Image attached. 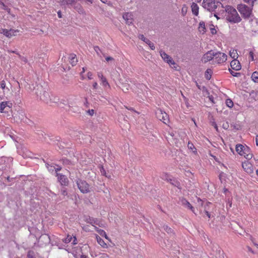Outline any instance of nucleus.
<instances>
[{
    "instance_id": "412c9836",
    "label": "nucleus",
    "mask_w": 258,
    "mask_h": 258,
    "mask_svg": "<svg viewBox=\"0 0 258 258\" xmlns=\"http://www.w3.org/2000/svg\"><path fill=\"white\" fill-rule=\"evenodd\" d=\"M191 11L195 16H197L199 14V7L195 3H192L191 6Z\"/></svg>"
},
{
    "instance_id": "cd10ccee",
    "label": "nucleus",
    "mask_w": 258,
    "mask_h": 258,
    "mask_svg": "<svg viewBox=\"0 0 258 258\" xmlns=\"http://www.w3.org/2000/svg\"><path fill=\"white\" fill-rule=\"evenodd\" d=\"M187 147L188 149L191 150L194 152L197 153V149L192 143L189 142L188 143Z\"/></svg>"
},
{
    "instance_id": "79ce46f5",
    "label": "nucleus",
    "mask_w": 258,
    "mask_h": 258,
    "mask_svg": "<svg viewBox=\"0 0 258 258\" xmlns=\"http://www.w3.org/2000/svg\"><path fill=\"white\" fill-rule=\"evenodd\" d=\"M10 53H15L17 55H18L19 56H20V54L16 51H13V50H8V51Z\"/></svg>"
},
{
    "instance_id": "5701e85b",
    "label": "nucleus",
    "mask_w": 258,
    "mask_h": 258,
    "mask_svg": "<svg viewBox=\"0 0 258 258\" xmlns=\"http://www.w3.org/2000/svg\"><path fill=\"white\" fill-rule=\"evenodd\" d=\"M213 74V70L211 69H208L205 73V77L208 80H210Z\"/></svg>"
},
{
    "instance_id": "423d86ee",
    "label": "nucleus",
    "mask_w": 258,
    "mask_h": 258,
    "mask_svg": "<svg viewBox=\"0 0 258 258\" xmlns=\"http://www.w3.org/2000/svg\"><path fill=\"white\" fill-rule=\"evenodd\" d=\"M160 53L161 56L164 59V60L167 62L171 67L175 69V70L177 69V66L176 65L174 61L172 59L171 57L162 51H161Z\"/></svg>"
},
{
    "instance_id": "2f4dec72",
    "label": "nucleus",
    "mask_w": 258,
    "mask_h": 258,
    "mask_svg": "<svg viewBox=\"0 0 258 258\" xmlns=\"http://www.w3.org/2000/svg\"><path fill=\"white\" fill-rule=\"evenodd\" d=\"M100 172L101 173V174L102 175H104L106 177H107V175L106 174V171L105 170V169L104 168L103 166H101V167H100ZM109 177H108L109 178Z\"/></svg>"
},
{
    "instance_id": "c03bdc74",
    "label": "nucleus",
    "mask_w": 258,
    "mask_h": 258,
    "mask_svg": "<svg viewBox=\"0 0 258 258\" xmlns=\"http://www.w3.org/2000/svg\"><path fill=\"white\" fill-rule=\"evenodd\" d=\"M124 107L125 108H126L127 109L129 110L135 111L134 109L133 108H132V107H127L126 106H124Z\"/></svg>"
},
{
    "instance_id": "39448f33",
    "label": "nucleus",
    "mask_w": 258,
    "mask_h": 258,
    "mask_svg": "<svg viewBox=\"0 0 258 258\" xmlns=\"http://www.w3.org/2000/svg\"><path fill=\"white\" fill-rule=\"evenodd\" d=\"M215 54L214 63L222 64L227 59V56L224 53L215 51Z\"/></svg>"
},
{
    "instance_id": "5fc2aeb1",
    "label": "nucleus",
    "mask_w": 258,
    "mask_h": 258,
    "mask_svg": "<svg viewBox=\"0 0 258 258\" xmlns=\"http://www.w3.org/2000/svg\"><path fill=\"white\" fill-rule=\"evenodd\" d=\"M9 14L10 13V12H11V9L10 8H8V7L5 9V10Z\"/></svg>"
},
{
    "instance_id": "c756f323",
    "label": "nucleus",
    "mask_w": 258,
    "mask_h": 258,
    "mask_svg": "<svg viewBox=\"0 0 258 258\" xmlns=\"http://www.w3.org/2000/svg\"><path fill=\"white\" fill-rule=\"evenodd\" d=\"M1 87L3 90H4V92L5 91V89H7V90H8V91H9V88L6 87V84L4 80H3L1 82Z\"/></svg>"
},
{
    "instance_id": "a211bd4d",
    "label": "nucleus",
    "mask_w": 258,
    "mask_h": 258,
    "mask_svg": "<svg viewBox=\"0 0 258 258\" xmlns=\"http://www.w3.org/2000/svg\"><path fill=\"white\" fill-rule=\"evenodd\" d=\"M181 203L183 205L186 206L189 209L195 213V208L191 206L188 201L185 199H182L181 200Z\"/></svg>"
},
{
    "instance_id": "4468645a",
    "label": "nucleus",
    "mask_w": 258,
    "mask_h": 258,
    "mask_svg": "<svg viewBox=\"0 0 258 258\" xmlns=\"http://www.w3.org/2000/svg\"><path fill=\"white\" fill-rule=\"evenodd\" d=\"M139 38L144 41L146 43H147L152 50H154L155 49L154 43H152L150 40L144 37L143 34L140 35L139 36Z\"/></svg>"
},
{
    "instance_id": "09e8293b",
    "label": "nucleus",
    "mask_w": 258,
    "mask_h": 258,
    "mask_svg": "<svg viewBox=\"0 0 258 258\" xmlns=\"http://www.w3.org/2000/svg\"><path fill=\"white\" fill-rule=\"evenodd\" d=\"M248 250L250 251V252L254 253V251L252 250V249L249 246L247 247Z\"/></svg>"
},
{
    "instance_id": "a878e982",
    "label": "nucleus",
    "mask_w": 258,
    "mask_h": 258,
    "mask_svg": "<svg viewBox=\"0 0 258 258\" xmlns=\"http://www.w3.org/2000/svg\"><path fill=\"white\" fill-rule=\"evenodd\" d=\"M225 103L226 106L229 108H232L234 105L233 101L230 99H227Z\"/></svg>"
},
{
    "instance_id": "69168bd1",
    "label": "nucleus",
    "mask_w": 258,
    "mask_h": 258,
    "mask_svg": "<svg viewBox=\"0 0 258 258\" xmlns=\"http://www.w3.org/2000/svg\"><path fill=\"white\" fill-rule=\"evenodd\" d=\"M102 3H106V0H100Z\"/></svg>"
},
{
    "instance_id": "8fccbe9b",
    "label": "nucleus",
    "mask_w": 258,
    "mask_h": 258,
    "mask_svg": "<svg viewBox=\"0 0 258 258\" xmlns=\"http://www.w3.org/2000/svg\"><path fill=\"white\" fill-rule=\"evenodd\" d=\"M2 5L3 6V9L5 10L8 7L4 4V3H2Z\"/></svg>"
},
{
    "instance_id": "7c9ffc66",
    "label": "nucleus",
    "mask_w": 258,
    "mask_h": 258,
    "mask_svg": "<svg viewBox=\"0 0 258 258\" xmlns=\"http://www.w3.org/2000/svg\"><path fill=\"white\" fill-rule=\"evenodd\" d=\"M102 82V85L103 86H109V83H108L105 77H103V78H102V79L100 80Z\"/></svg>"
},
{
    "instance_id": "864d4df0",
    "label": "nucleus",
    "mask_w": 258,
    "mask_h": 258,
    "mask_svg": "<svg viewBox=\"0 0 258 258\" xmlns=\"http://www.w3.org/2000/svg\"><path fill=\"white\" fill-rule=\"evenodd\" d=\"M9 14L10 13V12H11V9L10 8H8V7L5 9V10Z\"/></svg>"
},
{
    "instance_id": "f03ea898",
    "label": "nucleus",
    "mask_w": 258,
    "mask_h": 258,
    "mask_svg": "<svg viewBox=\"0 0 258 258\" xmlns=\"http://www.w3.org/2000/svg\"><path fill=\"white\" fill-rule=\"evenodd\" d=\"M235 150L239 155L248 160H250L253 156L250 148L246 145L237 144L236 146Z\"/></svg>"
},
{
    "instance_id": "6ab92c4d",
    "label": "nucleus",
    "mask_w": 258,
    "mask_h": 258,
    "mask_svg": "<svg viewBox=\"0 0 258 258\" xmlns=\"http://www.w3.org/2000/svg\"><path fill=\"white\" fill-rule=\"evenodd\" d=\"M96 239L98 243L103 248H107V245L104 241L98 235L96 234Z\"/></svg>"
},
{
    "instance_id": "c85d7f7f",
    "label": "nucleus",
    "mask_w": 258,
    "mask_h": 258,
    "mask_svg": "<svg viewBox=\"0 0 258 258\" xmlns=\"http://www.w3.org/2000/svg\"><path fill=\"white\" fill-rule=\"evenodd\" d=\"M163 228L164 230L166 231L168 233H172L173 232L172 229L168 226L167 225L164 226Z\"/></svg>"
},
{
    "instance_id": "f8f14e48",
    "label": "nucleus",
    "mask_w": 258,
    "mask_h": 258,
    "mask_svg": "<svg viewBox=\"0 0 258 258\" xmlns=\"http://www.w3.org/2000/svg\"><path fill=\"white\" fill-rule=\"evenodd\" d=\"M56 176L57 177L58 180L61 185L68 186L69 185V179L65 175L60 173H57Z\"/></svg>"
},
{
    "instance_id": "de8ad7c7",
    "label": "nucleus",
    "mask_w": 258,
    "mask_h": 258,
    "mask_svg": "<svg viewBox=\"0 0 258 258\" xmlns=\"http://www.w3.org/2000/svg\"><path fill=\"white\" fill-rule=\"evenodd\" d=\"M98 84L97 82H94L93 84V87L94 89H96L97 88Z\"/></svg>"
},
{
    "instance_id": "774afa93",
    "label": "nucleus",
    "mask_w": 258,
    "mask_h": 258,
    "mask_svg": "<svg viewBox=\"0 0 258 258\" xmlns=\"http://www.w3.org/2000/svg\"><path fill=\"white\" fill-rule=\"evenodd\" d=\"M215 128L217 130H218V127L217 126V125H215Z\"/></svg>"
},
{
    "instance_id": "9d476101",
    "label": "nucleus",
    "mask_w": 258,
    "mask_h": 258,
    "mask_svg": "<svg viewBox=\"0 0 258 258\" xmlns=\"http://www.w3.org/2000/svg\"><path fill=\"white\" fill-rule=\"evenodd\" d=\"M203 5L209 11H213L217 8L215 0H203Z\"/></svg>"
},
{
    "instance_id": "bf43d9fd",
    "label": "nucleus",
    "mask_w": 258,
    "mask_h": 258,
    "mask_svg": "<svg viewBox=\"0 0 258 258\" xmlns=\"http://www.w3.org/2000/svg\"><path fill=\"white\" fill-rule=\"evenodd\" d=\"M85 72V68H83L82 72L81 73V75H82V74L84 73Z\"/></svg>"
},
{
    "instance_id": "0eeeda50",
    "label": "nucleus",
    "mask_w": 258,
    "mask_h": 258,
    "mask_svg": "<svg viewBox=\"0 0 258 258\" xmlns=\"http://www.w3.org/2000/svg\"><path fill=\"white\" fill-rule=\"evenodd\" d=\"M241 166L243 170L247 174L251 175L254 172V166L248 161H244L242 162Z\"/></svg>"
},
{
    "instance_id": "13d9d810",
    "label": "nucleus",
    "mask_w": 258,
    "mask_h": 258,
    "mask_svg": "<svg viewBox=\"0 0 258 258\" xmlns=\"http://www.w3.org/2000/svg\"><path fill=\"white\" fill-rule=\"evenodd\" d=\"M57 14L59 18H61V12L60 11L58 12Z\"/></svg>"
},
{
    "instance_id": "473e14b6",
    "label": "nucleus",
    "mask_w": 258,
    "mask_h": 258,
    "mask_svg": "<svg viewBox=\"0 0 258 258\" xmlns=\"http://www.w3.org/2000/svg\"><path fill=\"white\" fill-rule=\"evenodd\" d=\"M62 2L66 5H72L75 3V0H62Z\"/></svg>"
},
{
    "instance_id": "a18cd8bd",
    "label": "nucleus",
    "mask_w": 258,
    "mask_h": 258,
    "mask_svg": "<svg viewBox=\"0 0 258 258\" xmlns=\"http://www.w3.org/2000/svg\"><path fill=\"white\" fill-rule=\"evenodd\" d=\"M77 238H76V237H74V239L73 240V242H72V243L75 245V244H77Z\"/></svg>"
},
{
    "instance_id": "393cba45",
    "label": "nucleus",
    "mask_w": 258,
    "mask_h": 258,
    "mask_svg": "<svg viewBox=\"0 0 258 258\" xmlns=\"http://www.w3.org/2000/svg\"><path fill=\"white\" fill-rule=\"evenodd\" d=\"M251 80L254 82L258 83V72L255 71L252 73L251 76Z\"/></svg>"
},
{
    "instance_id": "37998d69",
    "label": "nucleus",
    "mask_w": 258,
    "mask_h": 258,
    "mask_svg": "<svg viewBox=\"0 0 258 258\" xmlns=\"http://www.w3.org/2000/svg\"><path fill=\"white\" fill-rule=\"evenodd\" d=\"M98 77L99 78H100V80L104 77L103 74L101 73H98Z\"/></svg>"
},
{
    "instance_id": "f3484780",
    "label": "nucleus",
    "mask_w": 258,
    "mask_h": 258,
    "mask_svg": "<svg viewBox=\"0 0 258 258\" xmlns=\"http://www.w3.org/2000/svg\"><path fill=\"white\" fill-rule=\"evenodd\" d=\"M87 222L91 224L94 227H96L95 225H98L100 227H101L102 226V224H101V221L97 219L89 218Z\"/></svg>"
},
{
    "instance_id": "ea45409f",
    "label": "nucleus",
    "mask_w": 258,
    "mask_h": 258,
    "mask_svg": "<svg viewBox=\"0 0 258 258\" xmlns=\"http://www.w3.org/2000/svg\"><path fill=\"white\" fill-rule=\"evenodd\" d=\"M181 12H182V15L184 16L186 12V7H185V8L183 7L182 8Z\"/></svg>"
},
{
    "instance_id": "f257e3e1",
    "label": "nucleus",
    "mask_w": 258,
    "mask_h": 258,
    "mask_svg": "<svg viewBox=\"0 0 258 258\" xmlns=\"http://www.w3.org/2000/svg\"><path fill=\"white\" fill-rule=\"evenodd\" d=\"M226 12V19L232 23H238L241 21V19L238 15L235 9L230 6H226L225 7Z\"/></svg>"
},
{
    "instance_id": "2eb2a0df",
    "label": "nucleus",
    "mask_w": 258,
    "mask_h": 258,
    "mask_svg": "<svg viewBox=\"0 0 258 258\" xmlns=\"http://www.w3.org/2000/svg\"><path fill=\"white\" fill-rule=\"evenodd\" d=\"M123 18L126 21V24H130L133 23V15L131 13H125L123 15Z\"/></svg>"
},
{
    "instance_id": "052dcab7",
    "label": "nucleus",
    "mask_w": 258,
    "mask_h": 258,
    "mask_svg": "<svg viewBox=\"0 0 258 258\" xmlns=\"http://www.w3.org/2000/svg\"><path fill=\"white\" fill-rule=\"evenodd\" d=\"M87 2H89L91 4H92L93 2V0H86Z\"/></svg>"
},
{
    "instance_id": "4c0bfd02",
    "label": "nucleus",
    "mask_w": 258,
    "mask_h": 258,
    "mask_svg": "<svg viewBox=\"0 0 258 258\" xmlns=\"http://www.w3.org/2000/svg\"><path fill=\"white\" fill-rule=\"evenodd\" d=\"M87 112L89 115L92 116L94 114V110L93 109H89L87 111Z\"/></svg>"
},
{
    "instance_id": "7ed1b4c3",
    "label": "nucleus",
    "mask_w": 258,
    "mask_h": 258,
    "mask_svg": "<svg viewBox=\"0 0 258 258\" xmlns=\"http://www.w3.org/2000/svg\"><path fill=\"white\" fill-rule=\"evenodd\" d=\"M253 3L254 2L252 3L251 2L249 3H251V6L250 7L242 4L238 5L237 8V10L244 18H248L250 17L252 13Z\"/></svg>"
},
{
    "instance_id": "680f3d73",
    "label": "nucleus",
    "mask_w": 258,
    "mask_h": 258,
    "mask_svg": "<svg viewBox=\"0 0 258 258\" xmlns=\"http://www.w3.org/2000/svg\"><path fill=\"white\" fill-rule=\"evenodd\" d=\"M80 258H87L86 256L85 255H82Z\"/></svg>"
},
{
    "instance_id": "4be33fe9",
    "label": "nucleus",
    "mask_w": 258,
    "mask_h": 258,
    "mask_svg": "<svg viewBox=\"0 0 258 258\" xmlns=\"http://www.w3.org/2000/svg\"><path fill=\"white\" fill-rule=\"evenodd\" d=\"M95 229L101 236L104 237L106 239H109L106 232L103 230L99 229L97 227H95Z\"/></svg>"
},
{
    "instance_id": "dca6fc26",
    "label": "nucleus",
    "mask_w": 258,
    "mask_h": 258,
    "mask_svg": "<svg viewBox=\"0 0 258 258\" xmlns=\"http://www.w3.org/2000/svg\"><path fill=\"white\" fill-rule=\"evenodd\" d=\"M69 59V62L72 64V66H75L77 64L78 59L75 54L72 53L70 54Z\"/></svg>"
},
{
    "instance_id": "49530a36",
    "label": "nucleus",
    "mask_w": 258,
    "mask_h": 258,
    "mask_svg": "<svg viewBox=\"0 0 258 258\" xmlns=\"http://www.w3.org/2000/svg\"><path fill=\"white\" fill-rule=\"evenodd\" d=\"M246 3H249L251 2L252 3L254 2L256 0H243Z\"/></svg>"
},
{
    "instance_id": "e2e57ef3",
    "label": "nucleus",
    "mask_w": 258,
    "mask_h": 258,
    "mask_svg": "<svg viewBox=\"0 0 258 258\" xmlns=\"http://www.w3.org/2000/svg\"><path fill=\"white\" fill-rule=\"evenodd\" d=\"M129 86V85L128 84H126L125 85V87H126V90L127 91L128 90V87Z\"/></svg>"
},
{
    "instance_id": "1a4fd4ad",
    "label": "nucleus",
    "mask_w": 258,
    "mask_h": 258,
    "mask_svg": "<svg viewBox=\"0 0 258 258\" xmlns=\"http://www.w3.org/2000/svg\"><path fill=\"white\" fill-rule=\"evenodd\" d=\"M156 115L159 120L165 124H167L169 121L168 115L161 109H158L156 112Z\"/></svg>"
},
{
    "instance_id": "ddd939ff",
    "label": "nucleus",
    "mask_w": 258,
    "mask_h": 258,
    "mask_svg": "<svg viewBox=\"0 0 258 258\" xmlns=\"http://www.w3.org/2000/svg\"><path fill=\"white\" fill-rule=\"evenodd\" d=\"M231 68L235 71H239L241 69V66L240 63L237 59H233L230 62Z\"/></svg>"
},
{
    "instance_id": "f704fd0d",
    "label": "nucleus",
    "mask_w": 258,
    "mask_h": 258,
    "mask_svg": "<svg viewBox=\"0 0 258 258\" xmlns=\"http://www.w3.org/2000/svg\"><path fill=\"white\" fill-rule=\"evenodd\" d=\"M210 31L212 34H216L217 31L213 25L210 28Z\"/></svg>"
},
{
    "instance_id": "3c124183",
    "label": "nucleus",
    "mask_w": 258,
    "mask_h": 258,
    "mask_svg": "<svg viewBox=\"0 0 258 258\" xmlns=\"http://www.w3.org/2000/svg\"><path fill=\"white\" fill-rule=\"evenodd\" d=\"M229 71H230V73H231V74L232 76H236V73H234V72L233 71H231V70H230V69H229Z\"/></svg>"
},
{
    "instance_id": "a19ab883",
    "label": "nucleus",
    "mask_w": 258,
    "mask_h": 258,
    "mask_svg": "<svg viewBox=\"0 0 258 258\" xmlns=\"http://www.w3.org/2000/svg\"><path fill=\"white\" fill-rule=\"evenodd\" d=\"M106 61H108L109 60H113L114 58L111 56H107L105 58Z\"/></svg>"
},
{
    "instance_id": "20e7f679",
    "label": "nucleus",
    "mask_w": 258,
    "mask_h": 258,
    "mask_svg": "<svg viewBox=\"0 0 258 258\" xmlns=\"http://www.w3.org/2000/svg\"><path fill=\"white\" fill-rule=\"evenodd\" d=\"M77 184L80 191L83 194H87L91 191L90 185L85 180L78 179L77 181Z\"/></svg>"
},
{
    "instance_id": "58836bf2",
    "label": "nucleus",
    "mask_w": 258,
    "mask_h": 258,
    "mask_svg": "<svg viewBox=\"0 0 258 258\" xmlns=\"http://www.w3.org/2000/svg\"><path fill=\"white\" fill-rule=\"evenodd\" d=\"M61 194L62 195L66 196L67 195L68 193L66 189H61Z\"/></svg>"
},
{
    "instance_id": "338daca9",
    "label": "nucleus",
    "mask_w": 258,
    "mask_h": 258,
    "mask_svg": "<svg viewBox=\"0 0 258 258\" xmlns=\"http://www.w3.org/2000/svg\"><path fill=\"white\" fill-rule=\"evenodd\" d=\"M254 244L258 248V244L256 243H254Z\"/></svg>"
},
{
    "instance_id": "b1692460",
    "label": "nucleus",
    "mask_w": 258,
    "mask_h": 258,
    "mask_svg": "<svg viewBox=\"0 0 258 258\" xmlns=\"http://www.w3.org/2000/svg\"><path fill=\"white\" fill-rule=\"evenodd\" d=\"M229 55L233 59H237L238 56L237 51L236 49H231L229 52Z\"/></svg>"
},
{
    "instance_id": "72a5a7b5",
    "label": "nucleus",
    "mask_w": 258,
    "mask_h": 258,
    "mask_svg": "<svg viewBox=\"0 0 258 258\" xmlns=\"http://www.w3.org/2000/svg\"><path fill=\"white\" fill-rule=\"evenodd\" d=\"M72 237L71 235H68L67 237L63 240V242L68 243L72 241Z\"/></svg>"
},
{
    "instance_id": "603ef678",
    "label": "nucleus",
    "mask_w": 258,
    "mask_h": 258,
    "mask_svg": "<svg viewBox=\"0 0 258 258\" xmlns=\"http://www.w3.org/2000/svg\"><path fill=\"white\" fill-rule=\"evenodd\" d=\"M205 213H206V214L207 215V216L210 218V214L209 213V212L207 211H206Z\"/></svg>"
},
{
    "instance_id": "6e6d98bb",
    "label": "nucleus",
    "mask_w": 258,
    "mask_h": 258,
    "mask_svg": "<svg viewBox=\"0 0 258 258\" xmlns=\"http://www.w3.org/2000/svg\"><path fill=\"white\" fill-rule=\"evenodd\" d=\"M60 169H61V168H60V167L55 168V172H56V174H57V173H57V172H58V171H59Z\"/></svg>"
},
{
    "instance_id": "9b49d317",
    "label": "nucleus",
    "mask_w": 258,
    "mask_h": 258,
    "mask_svg": "<svg viewBox=\"0 0 258 258\" xmlns=\"http://www.w3.org/2000/svg\"><path fill=\"white\" fill-rule=\"evenodd\" d=\"M215 51L214 50H211L208 51L205 54H204L202 58V60L204 63H206L211 60H213V62H214V56H215Z\"/></svg>"
},
{
    "instance_id": "4d7b16f0",
    "label": "nucleus",
    "mask_w": 258,
    "mask_h": 258,
    "mask_svg": "<svg viewBox=\"0 0 258 258\" xmlns=\"http://www.w3.org/2000/svg\"><path fill=\"white\" fill-rule=\"evenodd\" d=\"M198 201L199 202H201V205L203 206V201L200 198H198Z\"/></svg>"
},
{
    "instance_id": "c9c22d12",
    "label": "nucleus",
    "mask_w": 258,
    "mask_h": 258,
    "mask_svg": "<svg viewBox=\"0 0 258 258\" xmlns=\"http://www.w3.org/2000/svg\"><path fill=\"white\" fill-rule=\"evenodd\" d=\"M249 58L251 60V61H253L254 60V53L252 51H250L249 53Z\"/></svg>"
},
{
    "instance_id": "6e6552de",
    "label": "nucleus",
    "mask_w": 258,
    "mask_h": 258,
    "mask_svg": "<svg viewBox=\"0 0 258 258\" xmlns=\"http://www.w3.org/2000/svg\"><path fill=\"white\" fill-rule=\"evenodd\" d=\"M19 32V30L18 29H10L8 30L7 29H1L0 30V33L3 34L9 38L17 36Z\"/></svg>"
},
{
    "instance_id": "bb28decb",
    "label": "nucleus",
    "mask_w": 258,
    "mask_h": 258,
    "mask_svg": "<svg viewBox=\"0 0 258 258\" xmlns=\"http://www.w3.org/2000/svg\"><path fill=\"white\" fill-rule=\"evenodd\" d=\"M8 105L7 102H2L1 103V106H0V112H4V109L6 107V106Z\"/></svg>"
},
{
    "instance_id": "aec40b11",
    "label": "nucleus",
    "mask_w": 258,
    "mask_h": 258,
    "mask_svg": "<svg viewBox=\"0 0 258 258\" xmlns=\"http://www.w3.org/2000/svg\"><path fill=\"white\" fill-rule=\"evenodd\" d=\"M198 30L199 31L203 34L206 32V28L205 27V24L204 22L201 21L200 22Z\"/></svg>"
},
{
    "instance_id": "e433bc0d",
    "label": "nucleus",
    "mask_w": 258,
    "mask_h": 258,
    "mask_svg": "<svg viewBox=\"0 0 258 258\" xmlns=\"http://www.w3.org/2000/svg\"><path fill=\"white\" fill-rule=\"evenodd\" d=\"M93 74L91 72H89L87 73V77L88 79L91 80L93 78Z\"/></svg>"
},
{
    "instance_id": "0e129e2a",
    "label": "nucleus",
    "mask_w": 258,
    "mask_h": 258,
    "mask_svg": "<svg viewBox=\"0 0 258 258\" xmlns=\"http://www.w3.org/2000/svg\"><path fill=\"white\" fill-rule=\"evenodd\" d=\"M45 95H46V96H48V93H46H46H44V96H45Z\"/></svg>"
}]
</instances>
